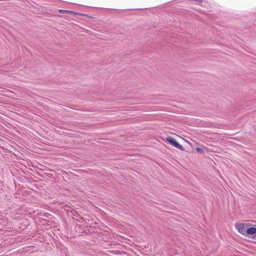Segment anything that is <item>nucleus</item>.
<instances>
[{"mask_svg": "<svg viewBox=\"0 0 256 256\" xmlns=\"http://www.w3.org/2000/svg\"><path fill=\"white\" fill-rule=\"evenodd\" d=\"M166 140L175 148L180 150H184L182 146L180 144H178L174 138L172 137H168L166 138Z\"/></svg>", "mask_w": 256, "mask_h": 256, "instance_id": "1", "label": "nucleus"}, {"mask_svg": "<svg viewBox=\"0 0 256 256\" xmlns=\"http://www.w3.org/2000/svg\"><path fill=\"white\" fill-rule=\"evenodd\" d=\"M236 226L240 233L242 234L246 233L247 225L246 224H236Z\"/></svg>", "mask_w": 256, "mask_h": 256, "instance_id": "2", "label": "nucleus"}, {"mask_svg": "<svg viewBox=\"0 0 256 256\" xmlns=\"http://www.w3.org/2000/svg\"><path fill=\"white\" fill-rule=\"evenodd\" d=\"M60 12V13H66V14H73L74 15H78V14H80V15H82V14H80V13H79L78 12H74V11H72V10H59Z\"/></svg>", "mask_w": 256, "mask_h": 256, "instance_id": "3", "label": "nucleus"}, {"mask_svg": "<svg viewBox=\"0 0 256 256\" xmlns=\"http://www.w3.org/2000/svg\"><path fill=\"white\" fill-rule=\"evenodd\" d=\"M246 234H256V228L254 227L247 228Z\"/></svg>", "mask_w": 256, "mask_h": 256, "instance_id": "4", "label": "nucleus"}, {"mask_svg": "<svg viewBox=\"0 0 256 256\" xmlns=\"http://www.w3.org/2000/svg\"><path fill=\"white\" fill-rule=\"evenodd\" d=\"M196 150V152H200L202 151V150L200 148H197Z\"/></svg>", "mask_w": 256, "mask_h": 256, "instance_id": "5", "label": "nucleus"}]
</instances>
